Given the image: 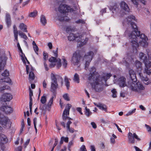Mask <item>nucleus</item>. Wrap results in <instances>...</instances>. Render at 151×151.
<instances>
[{
	"mask_svg": "<svg viewBox=\"0 0 151 151\" xmlns=\"http://www.w3.org/2000/svg\"><path fill=\"white\" fill-rule=\"evenodd\" d=\"M132 20L136 21L135 17L133 15H130L123 22L124 25L130 24L132 28V29L131 28L127 29L125 32V35L128 36L129 40L131 42L132 45L133 47L136 48L138 47V42L143 47L147 46L148 43L147 36L144 34H140V32L138 30L136 24L135 23L132 22Z\"/></svg>",
	"mask_w": 151,
	"mask_h": 151,
	"instance_id": "1",
	"label": "nucleus"
},
{
	"mask_svg": "<svg viewBox=\"0 0 151 151\" xmlns=\"http://www.w3.org/2000/svg\"><path fill=\"white\" fill-rule=\"evenodd\" d=\"M90 72L88 78V80L92 82L91 83L92 88L96 92H100L103 89V80L105 82L111 76V73L104 74L102 78L96 72L95 68L93 67L89 70Z\"/></svg>",
	"mask_w": 151,
	"mask_h": 151,
	"instance_id": "2",
	"label": "nucleus"
},
{
	"mask_svg": "<svg viewBox=\"0 0 151 151\" xmlns=\"http://www.w3.org/2000/svg\"><path fill=\"white\" fill-rule=\"evenodd\" d=\"M129 74L131 80L128 82L127 87L129 88L132 91L139 92L145 89L143 85L140 82L135 83L137 81V79L135 72L133 70H130Z\"/></svg>",
	"mask_w": 151,
	"mask_h": 151,
	"instance_id": "3",
	"label": "nucleus"
},
{
	"mask_svg": "<svg viewBox=\"0 0 151 151\" xmlns=\"http://www.w3.org/2000/svg\"><path fill=\"white\" fill-rule=\"evenodd\" d=\"M0 123L3 127L7 129L10 128L11 123L8 118L5 116L0 112ZM2 127L0 126V130ZM8 139L3 134L0 135V143L5 144L7 142Z\"/></svg>",
	"mask_w": 151,
	"mask_h": 151,
	"instance_id": "4",
	"label": "nucleus"
},
{
	"mask_svg": "<svg viewBox=\"0 0 151 151\" xmlns=\"http://www.w3.org/2000/svg\"><path fill=\"white\" fill-rule=\"evenodd\" d=\"M68 40L70 41L75 40L79 44V45L81 47L85 45L88 40V38L85 37L84 39L83 36L80 35L78 33L76 34L71 33L68 36Z\"/></svg>",
	"mask_w": 151,
	"mask_h": 151,
	"instance_id": "5",
	"label": "nucleus"
},
{
	"mask_svg": "<svg viewBox=\"0 0 151 151\" xmlns=\"http://www.w3.org/2000/svg\"><path fill=\"white\" fill-rule=\"evenodd\" d=\"M57 78H59L61 82V85L63 84V78L58 76L57 75L56 76L54 74L51 73V91L53 92H54L56 90L58 87V83L57 81Z\"/></svg>",
	"mask_w": 151,
	"mask_h": 151,
	"instance_id": "6",
	"label": "nucleus"
},
{
	"mask_svg": "<svg viewBox=\"0 0 151 151\" xmlns=\"http://www.w3.org/2000/svg\"><path fill=\"white\" fill-rule=\"evenodd\" d=\"M93 55L94 53L93 52L90 51L85 55L83 59V61L86 62L85 66V70H87L88 69Z\"/></svg>",
	"mask_w": 151,
	"mask_h": 151,
	"instance_id": "7",
	"label": "nucleus"
},
{
	"mask_svg": "<svg viewBox=\"0 0 151 151\" xmlns=\"http://www.w3.org/2000/svg\"><path fill=\"white\" fill-rule=\"evenodd\" d=\"M81 56L78 51H76L73 54L71 62L74 65H78L79 64Z\"/></svg>",
	"mask_w": 151,
	"mask_h": 151,
	"instance_id": "8",
	"label": "nucleus"
},
{
	"mask_svg": "<svg viewBox=\"0 0 151 151\" xmlns=\"http://www.w3.org/2000/svg\"><path fill=\"white\" fill-rule=\"evenodd\" d=\"M58 10L60 12L63 13L73 11V9L70 6L66 5H60Z\"/></svg>",
	"mask_w": 151,
	"mask_h": 151,
	"instance_id": "9",
	"label": "nucleus"
},
{
	"mask_svg": "<svg viewBox=\"0 0 151 151\" xmlns=\"http://www.w3.org/2000/svg\"><path fill=\"white\" fill-rule=\"evenodd\" d=\"M26 70L27 74L29 73V79L30 83H31V81L34 80L35 78V75L34 73L32 72L34 70L33 68L31 67V68L29 70V67L27 65L26 66Z\"/></svg>",
	"mask_w": 151,
	"mask_h": 151,
	"instance_id": "10",
	"label": "nucleus"
},
{
	"mask_svg": "<svg viewBox=\"0 0 151 151\" xmlns=\"http://www.w3.org/2000/svg\"><path fill=\"white\" fill-rule=\"evenodd\" d=\"M12 98V96L10 94L5 93L2 96L1 99V101L4 102L9 101Z\"/></svg>",
	"mask_w": 151,
	"mask_h": 151,
	"instance_id": "11",
	"label": "nucleus"
},
{
	"mask_svg": "<svg viewBox=\"0 0 151 151\" xmlns=\"http://www.w3.org/2000/svg\"><path fill=\"white\" fill-rule=\"evenodd\" d=\"M126 78L123 77H121L118 79V83L120 87H123L126 86H127L128 83L127 84L126 82Z\"/></svg>",
	"mask_w": 151,
	"mask_h": 151,
	"instance_id": "12",
	"label": "nucleus"
},
{
	"mask_svg": "<svg viewBox=\"0 0 151 151\" xmlns=\"http://www.w3.org/2000/svg\"><path fill=\"white\" fill-rule=\"evenodd\" d=\"M0 109L7 114L10 113L13 111L11 107L7 106H2L0 108Z\"/></svg>",
	"mask_w": 151,
	"mask_h": 151,
	"instance_id": "13",
	"label": "nucleus"
},
{
	"mask_svg": "<svg viewBox=\"0 0 151 151\" xmlns=\"http://www.w3.org/2000/svg\"><path fill=\"white\" fill-rule=\"evenodd\" d=\"M121 9L126 12H129L130 10L127 4L124 1H122L120 4Z\"/></svg>",
	"mask_w": 151,
	"mask_h": 151,
	"instance_id": "14",
	"label": "nucleus"
},
{
	"mask_svg": "<svg viewBox=\"0 0 151 151\" xmlns=\"http://www.w3.org/2000/svg\"><path fill=\"white\" fill-rule=\"evenodd\" d=\"M145 72L148 75L151 74V62L145 63Z\"/></svg>",
	"mask_w": 151,
	"mask_h": 151,
	"instance_id": "15",
	"label": "nucleus"
},
{
	"mask_svg": "<svg viewBox=\"0 0 151 151\" xmlns=\"http://www.w3.org/2000/svg\"><path fill=\"white\" fill-rule=\"evenodd\" d=\"M6 60V58L5 56L0 58V72L3 70Z\"/></svg>",
	"mask_w": 151,
	"mask_h": 151,
	"instance_id": "16",
	"label": "nucleus"
},
{
	"mask_svg": "<svg viewBox=\"0 0 151 151\" xmlns=\"http://www.w3.org/2000/svg\"><path fill=\"white\" fill-rule=\"evenodd\" d=\"M139 56L140 59L143 61L145 64L146 63H147L148 62H150V61L147 60V55L143 53L142 52H140L139 54Z\"/></svg>",
	"mask_w": 151,
	"mask_h": 151,
	"instance_id": "17",
	"label": "nucleus"
},
{
	"mask_svg": "<svg viewBox=\"0 0 151 151\" xmlns=\"http://www.w3.org/2000/svg\"><path fill=\"white\" fill-rule=\"evenodd\" d=\"M109 8L110 10L112 11L113 14H116L119 11V7L116 4H115L114 6H111Z\"/></svg>",
	"mask_w": 151,
	"mask_h": 151,
	"instance_id": "18",
	"label": "nucleus"
},
{
	"mask_svg": "<svg viewBox=\"0 0 151 151\" xmlns=\"http://www.w3.org/2000/svg\"><path fill=\"white\" fill-rule=\"evenodd\" d=\"M139 75L140 76L142 81L145 84L148 85L151 83V81L149 80V78L147 77H144L142 76V74L140 73L139 74Z\"/></svg>",
	"mask_w": 151,
	"mask_h": 151,
	"instance_id": "19",
	"label": "nucleus"
},
{
	"mask_svg": "<svg viewBox=\"0 0 151 151\" xmlns=\"http://www.w3.org/2000/svg\"><path fill=\"white\" fill-rule=\"evenodd\" d=\"M71 106V105L70 104H68L65 107V109L64 110L63 114L69 115V110Z\"/></svg>",
	"mask_w": 151,
	"mask_h": 151,
	"instance_id": "20",
	"label": "nucleus"
},
{
	"mask_svg": "<svg viewBox=\"0 0 151 151\" xmlns=\"http://www.w3.org/2000/svg\"><path fill=\"white\" fill-rule=\"evenodd\" d=\"M6 21L8 27H9L11 24V17L10 14L6 13Z\"/></svg>",
	"mask_w": 151,
	"mask_h": 151,
	"instance_id": "21",
	"label": "nucleus"
},
{
	"mask_svg": "<svg viewBox=\"0 0 151 151\" xmlns=\"http://www.w3.org/2000/svg\"><path fill=\"white\" fill-rule=\"evenodd\" d=\"M97 107H98L100 109L103 111L106 112L107 111L106 106L103 104L99 103L96 105Z\"/></svg>",
	"mask_w": 151,
	"mask_h": 151,
	"instance_id": "22",
	"label": "nucleus"
},
{
	"mask_svg": "<svg viewBox=\"0 0 151 151\" xmlns=\"http://www.w3.org/2000/svg\"><path fill=\"white\" fill-rule=\"evenodd\" d=\"M72 123V122L70 121H69L66 124V127L67 130H68L69 132L71 133H73L74 131H76L72 128H70V125Z\"/></svg>",
	"mask_w": 151,
	"mask_h": 151,
	"instance_id": "23",
	"label": "nucleus"
},
{
	"mask_svg": "<svg viewBox=\"0 0 151 151\" xmlns=\"http://www.w3.org/2000/svg\"><path fill=\"white\" fill-rule=\"evenodd\" d=\"M128 138L129 143L132 144L134 143L135 140L132 133L130 132L128 134Z\"/></svg>",
	"mask_w": 151,
	"mask_h": 151,
	"instance_id": "24",
	"label": "nucleus"
},
{
	"mask_svg": "<svg viewBox=\"0 0 151 151\" xmlns=\"http://www.w3.org/2000/svg\"><path fill=\"white\" fill-rule=\"evenodd\" d=\"M19 28L24 32H27V26L24 24L21 23L19 26Z\"/></svg>",
	"mask_w": 151,
	"mask_h": 151,
	"instance_id": "25",
	"label": "nucleus"
},
{
	"mask_svg": "<svg viewBox=\"0 0 151 151\" xmlns=\"http://www.w3.org/2000/svg\"><path fill=\"white\" fill-rule=\"evenodd\" d=\"M40 21L42 24L44 25L47 23V20H46L45 16L43 15H42L40 17Z\"/></svg>",
	"mask_w": 151,
	"mask_h": 151,
	"instance_id": "26",
	"label": "nucleus"
},
{
	"mask_svg": "<svg viewBox=\"0 0 151 151\" xmlns=\"http://www.w3.org/2000/svg\"><path fill=\"white\" fill-rule=\"evenodd\" d=\"M11 81L9 77H6L4 78H0V82H6L7 83H10Z\"/></svg>",
	"mask_w": 151,
	"mask_h": 151,
	"instance_id": "27",
	"label": "nucleus"
},
{
	"mask_svg": "<svg viewBox=\"0 0 151 151\" xmlns=\"http://www.w3.org/2000/svg\"><path fill=\"white\" fill-rule=\"evenodd\" d=\"M65 84L67 87V89H68L70 87V82L69 81L68 79L66 76L65 77Z\"/></svg>",
	"mask_w": 151,
	"mask_h": 151,
	"instance_id": "28",
	"label": "nucleus"
},
{
	"mask_svg": "<svg viewBox=\"0 0 151 151\" xmlns=\"http://www.w3.org/2000/svg\"><path fill=\"white\" fill-rule=\"evenodd\" d=\"M74 81L77 83H79L80 82V79L77 73H76L74 76L73 78Z\"/></svg>",
	"mask_w": 151,
	"mask_h": 151,
	"instance_id": "29",
	"label": "nucleus"
},
{
	"mask_svg": "<svg viewBox=\"0 0 151 151\" xmlns=\"http://www.w3.org/2000/svg\"><path fill=\"white\" fill-rule=\"evenodd\" d=\"M19 35L20 36L21 38H23L25 40H27V36L22 32L21 31L19 32Z\"/></svg>",
	"mask_w": 151,
	"mask_h": 151,
	"instance_id": "30",
	"label": "nucleus"
},
{
	"mask_svg": "<svg viewBox=\"0 0 151 151\" xmlns=\"http://www.w3.org/2000/svg\"><path fill=\"white\" fill-rule=\"evenodd\" d=\"M85 114L88 117L89 116L91 115V114L92 113L90 111V109H88L87 107L86 106L85 107Z\"/></svg>",
	"mask_w": 151,
	"mask_h": 151,
	"instance_id": "31",
	"label": "nucleus"
},
{
	"mask_svg": "<svg viewBox=\"0 0 151 151\" xmlns=\"http://www.w3.org/2000/svg\"><path fill=\"white\" fill-rule=\"evenodd\" d=\"M63 97L64 99L67 101H69L70 100L69 94L67 93L64 94Z\"/></svg>",
	"mask_w": 151,
	"mask_h": 151,
	"instance_id": "32",
	"label": "nucleus"
},
{
	"mask_svg": "<svg viewBox=\"0 0 151 151\" xmlns=\"http://www.w3.org/2000/svg\"><path fill=\"white\" fill-rule=\"evenodd\" d=\"M62 61V63L63 66L64 68H66L67 65V61L65 58H63Z\"/></svg>",
	"mask_w": 151,
	"mask_h": 151,
	"instance_id": "33",
	"label": "nucleus"
},
{
	"mask_svg": "<svg viewBox=\"0 0 151 151\" xmlns=\"http://www.w3.org/2000/svg\"><path fill=\"white\" fill-rule=\"evenodd\" d=\"M49 60L50 62L52 63H56L58 60V59H57L55 57H52L49 58Z\"/></svg>",
	"mask_w": 151,
	"mask_h": 151,
	"instance_id": "34",
	"label": "nucleus"
},
{
	"mask_svg": "<svg viewBox=\"0 0 151 151\" xmlns=\"http://www.w3.org/2000/svg\"><path fill=\"white\" fill-rule=\"evenodd\" d=\"M1 75L3 76L7 77L9 75V71L6 70Z\"/></svg>",
	"mask_w": 151,
	"mask_h": 151,
	"instance_id": "35",
	"label": "nucleus"
},
{
	"mask_svg": "<svg viewBox=\"0 0 151 151\" xmlns=\"http://www.w3.org/2000/svg\"><path fill=\"white\" fill-rule=\"evenodd\" d=\"M111 92L112 93V96L114 98H116V94L117 93V91L116 89L114 88L113 89L111 90Z\"/></svg>",
	"mask_w": 151,
	"mask_h": 151,
	"instance_id": "36",
	"label": "nucleus"
},
{
	"mask_svg": "<svg viewBox=\"0 0 151 151\" xmlns=\"http://www.w3.org/2000/svg\"><path fill=\"white\" fill-rule=\"evenodd\" d=\"M56 62H57V67L59 68L61 67L62 65L61 60L59 58H58V60Z\"/></svg>",
	"mask_w": 151,
	"mask_h": 151,
	"instance_id": "37",
	"label": "nucleus"
},
{
	"mask_svg": "<svg viewBox=\"0 0 151 151\" xmlns=\"http://www.w3.org/2000/svg\"><path fill=\"white\" fill-rule=\"evenodd\" d=\"M37 14V11H35L32 12H31L29 15V16L31 17H34L36 16Z\"/></svg>",
	"mask_w": 151,
	"mask_h": 151,
	"instance_id": "38",
	"label": "nucleus"
},
{
	"mask_svg": "<svg viewBox=\"0 0 151 151\" xmlns=\"http://www.w3.org/2000/svg\"><path fill=\"white\" fill-rule=\"evenodd\" d=\"M42 104H44L46 101V97L45 96H43L41 97L40 100Z\"/></svg>",
	"mask_w": 151,
	"mask_h": 151,
	"instance_id": "39",
	"label": "nucleus"
},
{
	"mask_svg": "<svg viewBox=\"0 0 151 151\" xmlns=\"http://www.w3.org/2000/svg\"><path fill=\"white\" fill-rule=\"evenodd\" d=\"M136 66L137 68H141L142 63L139 61L137 60L136 61Z\"/></svg>",
	"mask_w": 151,
	"mask_h": 151,
	"instance_id": "40",
	"label": "nucleus"
},
{
	"mask_svg": "<svg viewBox=\"0 0 151 151\" xmlns=\"http://www.w3.org/2000/svg\"><path fill=\"white\" fill-rule=\"evenodd\" d=\"M54 99V97L52 96L51 98L50 99L48 103L47 104V106L49 107H50V106H51V104H52L53 101V99Z\"/></svg>",
	"mask_w": 151,
	"mask_h": 151,
	"instance_id": "41",
	"label": "nucleus"
},
{
	"mask_svg": "<svg viewBox=\"0 0 151 151\" xmlns=\"http://www.w3.org/2000/svg\"><path fill=\"white\" fill-rule=\"evenodd\" d=\"M136 109H134L132 111H129L126 114L127 116H129L132 114L133 113H134L136 111Z\"/></svg>",
	"mask_w": 151,
	"mask_h": 151,
	"instance_id": "42",
	"label": "nucleus"
},
{
	"mask_svg": "<svg viewBox=\"0 0 151 151\" xmlns=\"http://www.w3.org/2000/svg\"><path fill=\"white\" fill-rule=\"evenodd\" d=\"M9 88V87L6 85L4 86L3 87H1L0 88V91L1 92H2L3 91H4V90L6 89H8Z\"/></svg>",
	"mask_w": 151,
	"mask_h": 151,
	"instance_id": "43",
	"label": "nucleus"
},
{
	"mask_svg": "<svg viewBox=\"0 0 151 151\" xmlns=\"http://www.w3.org/2000/svg\"><path fill=\"white\" fill-rule=\"evenodd\" d=\"M133 3L135 5L136 8H137L138 5V0H131Z\"/></svg>",
	"mask_w": 151,
	"mask_h": 151,
	"instance_id": "44",
	"label": "nucleus"
},
{
	"mask_svg": "<svg viewBox=\"0 0 151 151\" xmlns=\"http://www.w3.org/2000/svg\"><path fill=\"white\" fill-rule=\"evenodd\" d=\"M66 18V17H58V19L60 21H63L64 20H67V19Z\"/></svg>",
	"mask_w": 151,
	"mask_h": 151,
	"instance_id": "45",
	"label": "nucleus"
},
{
	"mask_svg": "<svg viewBox=\"0 0 151 151\" xmlns=\"http://www.w3.org/2000/svg\"><path fill=\"white\" fill-rule=\"evenodd\" d=\"M43 59L45 61L47 60L48 59V55L47 53L43 52Z\"/></svg>",
	"mask_w": 151,
	"mask_h": 151,
	"instance_id": "46",
	"label": "nucleus"
},
{
	"mask_svg": "<svg viewBox=\"0 0 151 151\" xmlns=\"http://www.w3.org/2000/svg\"><path fill=\"white\" fill-rule=\"evenodd\" d=\"M76 23L78 24H84L85 23V21L82 20V19H79L78 20L76 21Z\"/></svg>",
	"mask_w": 151,
	"mask_h": 151,
	"instance_id": "47",
	"label": "nucleus"
},
{
	"mask_svg": "<svg viewBox=\"0 0 151 151\" xmlns=\"http://www.w3.org/2000/svg\"><path fill=\"white\" fill-rule=\"evenodd\" d=\"M61 138L63 141H64L65 142H68V141L69 138L68 137H65L63 136Z\"/></svg>",
	"mask_w": 151,
	"mask_h": 151,
	"instance_id": "48",
	"label": "nucleus"
},
{
	"mask_svg": "<svg viewBox=\"0 0 151 151\" xmlns=\"http://www.w3.org/2000/svg\"><path fill=\"white\" fill-rule=\"evenodd\" d=\"M81 151H87L85 145H82L80 148Z\"/></svg>",
	"mask_w": 151,
	"mask_h": 151,
	"instance_id": "49",
	"label": "nucleus"
},
{
	"mask_svg": "<svg viewBox=\"0 0 151 151\" xmlns=\"http://www.w3.org/2000/svg\"><path fill=\"white\" fill-rule=\"evenodd\" d=\"M33 48L34 50L35 51V53L37 55H38V54L37 52L38 51L39 49H38V47H37V45L33 46Z\"/></svg>",
	"mask_w": 151,
	"mask_h": 151,
	"instance_id": "50",
	"label": "nucleus"
},
{
	"mask_svg": "<svg viewBox=\"0 0 151 151\" xmlns=\"http://www.w3.org/2000/svg\"><path fill=\"white\" fill-rule=\"evenodd\" d=\"M58 142L57 140L56 139H55V143L53 145L52 147V148L51 151H53L54 147L57 145Z\"/></svg>",
	"mask_w": 151,
	"mask_h": 151,
	"instance_id": "51",
	"label": "nucleus"
},
{
	"mask_svg": "<svg viewBox=\"0 0 151 151\" xmlns=\"http://www.w3.org/2000/svg\"><path fill=\"white\" fill-rule=\"evenodd\" d=\"M44 105H43L42 104H40L39 109L40 110L43 111L45 110L46 108L44 106Z\"/></svg>",
	"mask_w": 151,
	"mask_h": 151,
	"instance_id": "52",
	"label": "nucleus"
},
{
	"mask_svg": "<svg viewBox=\"0 0 151 151\" xmlns=\"http://www.w3.org/2000/svg\"><path fill=\"white\" fill-rule=\"evenodd\" d=\"M13 28L14 34H18V32L17 30V28L15 25L14 26Z\"/></svg>",
	"mask_w": 151,
	"mask_h": 151,
	"instance_id": "53",
	"label": "nucleus"
},
{
	"mask_svg": "<svg viewBox=\"0 0 151 151\" xmlns=\"http://www.w3.org/2000/svg\"><path fill=\"white\" fill-rule=\"evenodd\" d=\"M132 136L133 137H134V139H136L139 141L140 140V139L138 138L137 135L136 134V133H134L133 134V135H132Z\"/></svg>",
	"mask_w": 151,
	"mask_h": 151,
	"instance_id": "54",
	"label": "nucleus"
},
{
	"mask_svg": "<svg viewBox=\"0 0 151 151\" xmlns=\"http://www.w3.org/2000/svg\"><path fill=\"white\" fill-rule=\"evenodd\" d=\"M58 48H57L55 51L54 50L53 51V53H54V56L55 57H57L58 56Z\"/></svg>",
	"mask_w": 151,
	"mask_h": 151,
	"instance_id": "55",
	"label": "nucleus"
},
{
	"mask_svg": "<svg viewBox=\"0 0 151 151\" xmlns=\"http://www.w3.org/2000/svg\"><path fill=\"white\" fill-rule=\"evenodd\" d=\"M73 143L72 141H70L69 142L68 145V147L69 150H70V148L73 145Z\"/></svg>",
	"mask_w": 151,
	"mask_h": 151,
	"instance_id": "56",
	"label": "nucleus"
},
{
	"mask_svg": "<svg viewBox=\"0 0 151 151\" xmlns=\"http://www.w3.org/2000/svg\"><path fill=\"white\" fill-rule=\"evenodd\" d=\"M145 126L146 127L147 129L148 132H151V127L145 124Z\"/></svg>",
	"mask_w": 151,
	"mask_h": 151,
	"instance_id": "57",
	"label": "nucleus"
},
{
	"mask_svg": "<svg viewBox=\"0 0 151 151\" xmlns=\"http://www.w3.org/2000/svg\"><path fill=\"white\" fill-rule=\"evenodd\" d=\"M91 124L92 126V127L93 128L95 129L97 127V126L95 122H92L91 123Z\"/></svg>",
	"mask_w": 151,
	"mask_h": 151,
	"instance_id": "58",
	"label": "nucleus"
},
{
	"mask_svg": "<svg viewBox=\"0 0 151 151\" xmlns=\"http://www.w3.org/2000/svg\"><path fill=\"white\" fill-rule=\"evenodd\" d=\"M44 65L45 70L47 71L49 70V68L47 67V65L46 64L45 61L44 63Z\"/></svg>",
	"mask_w": 151,
	"mask_h": 151,
	"instance_id": "59",
	"label": "nucleus"
},
{
	"mask_svg": "<svg viewBox=\"0 0 151 151\" xmlns=\"http://www.w3.org/2000/svg\"><path fill=\"white\" fill-rule=\"evenodd\" d=\"M29 141H30L29 139H28L27 140V141L25 142V144H24V148H26L27 146L28 145V144L29 143Z\"/></svg>",
	"mask_w": 151,
	"mask_h": 151,
	"instance_id": "60",
	"label": "nucleus"
},
{
	"mask_svg": "<svg viewBox=\"0 0 151 151\" xmlns=\"http://www.w3.org/2000/svg\"><path fill=\"white\" fill-rule=\"evenodd\" d=\"M43 86L44 88H46L47 87V83L45 80H44L42 83Z\"/></svg>",
	"mask_w": 151,
	"mask_h": 151,
	"instance_id": "61",
	"label": "nucleus"
},
{
	"mask_svg": "<svg viewBox=\"0 0 151 151\" xmlns=\"http://www.w3.org/2000/svg\"><path fill=\"white\" fill-rule=\"evenodd\" d=\"M68 116V115H65L63 114L62 118H63V120L65 121L66 120V119L68 118V116Z\"/></svg>",
	"mask_w": 151,
	"mask_h": 151,
	"instance_id": "62",
	"label": "nucleus"
},
{
	"mask_svg": "<svg viewBox=\"0 0 151 151\" xmlns=\"http://www.w3.org/2000/svg\"><path fill=\"white\" fill-rule=\"evenodd\" d=\"M90 149L91 151H96L95 147L93 145H91L90 146Z\"/></svg>",
	"mask_w": 151,
	"mask_h": 151,
	"instance_id": "63",
	"label": "nucleus"
},
{
	"mask_svg": "<svg viewBox=\"0 0 151 151\" xmlns=\"http://www.w3.org/2000/svg\"><path fill=\"white\" fill-rule=\"evenodd\" d=\"M22 147L21 146L17 147L16 149V151H22Z\"/></svg>",
	"mask_w": 151,
	"mask_h": 151,
	"instance_id": "64",
	"label": "nucleus"
}]
</instances>
